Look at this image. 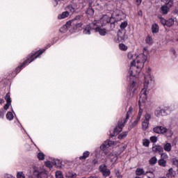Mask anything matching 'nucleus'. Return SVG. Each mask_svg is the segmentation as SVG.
I'll return each mask as SVG.
<instances>
[{"label": "nucleus", "mask_w": 178, "mask_h": 178, "mask_svg": "<svg viewBox=\"0 0 178 178\" xmlns=\"http://www.w3.org/2000/svg\"><path fill=\"white\" fill-rule=\"evenodd\" d=\"M147 60V56L144 54H141L137 58V63L134 61L131 63V67L129 68V74L130 80H133V79H136L137 76L141 72V69L144 67V63Z\"/></svg>", "instance_id": "f257e3e1"}, {"label": "nucleus", "mask_w": 178, "mask_h": 178, "mask_svg": "<svg viewBox=\"0 0 178 178\" xmlns=\"http://www.w3.org/2000/svg\"><path fill=\"white\" fill-rule=\"evenodd\" d=\"M154 83L155 82L152 80V78L149 74H148L147 76H145L144 88L140 91L138 101L139 106H141V104H145V102L147 101V90H148V87L152 88Z\"/></svg>", "instance_id": "f03ea898"}, {"label": "nucleus", "mask_w": 178, "mask_h": 178, "mask_svg": "<svg viewBox=\"0 0 178 178\" xmlns=\"http://www.w3.org/2000/svg\"><path fill=\"white\" fill-rule=\"evenodd\" d=\"M44 52H45V49L41 50L40 51H33L30 55H29V58L26 60L22 65H21L19 67H17L15 69V72L16 73H19L20 70H22V69H24V67H26V65H29V63H31V62H33V60H35V59H37V58H38V56H40V55H42V54H44Z\"/></svg>", "instance_id": "7ed1b4c3"}, {"label": "nucleus", "mask_w": 178, "mask_h": 178, "mask_svg": "<svg viewBox=\"0 0 178 178\" xmlns=\"http://www.w3.org/2000/svg\"><path fill=\"white\" fill-rule=\"evenodd\" d=\"M153 131L157 134H164L167 138H171L173 136V131L171 129H167L163 126H157L154 128Z\"/></svg>", "instance_id": "20e7f679"}, {"label": "nucleus", "mask_w": 178, "mask_h": 178, "mask_svg": "<svg viewBox=\"0 0 178 178\" xmlns=\"http://www.w3.org/2000/svg\"><path fill=\"white\" fill-rule=\"evenodd\" d=\"M83 26V24L79 22L77 18H75L71 21L67 22L65 26H63L64 29H69V27H73L74 30H77V29H80Z\"/></svg>", "instance_id": "39448f33"}, {"label": "nucleus", "mask_w": 178, "mask_h": 178, "mask_svg": "<svg viewBox=\"0 0 178 178\" xmlns=\"http://www.w3.org/2000/svg\"><path fill=\"white\" fill-rule=\"evenodd\" d=\"M111 17L116 20V22H120V20H123V19L126 18V14L123 13V11L120 10H115L112 13Z\"/></svg>", "instance_id": "423d86ee"}, {"label": "nucleus", "mask_w": 178, "mask_h": 178, "mask_svg": "<svg viewBox=\"0 0 178 178\" xmlns=\"http://www.w3.org/2000/svg\"><path fill=\"white\" fill-rule=\"evenodd\" d=\"M159 19H160V22L163 26H166L167 27H172L175 24V19L170 18L168 20L165 19V18L162 17V16L159 15Z\"/></svg>", "instance_id": "0eeeda50"}, {"label": "nucleus", "mask_w": 178, "mask_h": 178, "mask_svg": "<svg viewBox=\"0 0 178 178\" xmlns=\"http://www.w3.org/2000/svg\"><path fill=\"white\" fill-rule=\"evenodd\" d=\"M128 37L126 35V31L124 30H119L118 32V38L115 40V42H122L123 41H126Z\"/></svg>", "instance_id": "6e6552de"}, {"label": "nucleus", "mask_w": 178, "mask_h": 178, "mask_svg": "<svg viewBox=\"0 0 178 178\" xmlns=\"http://www.w3.org/2000/svg\"><path fill=\"white\" fill-rule=\"evenodd\" d=\"M111 20H112V18L108 15H103V17L99 19V22L95 21L94 22L95 24H98V23L100 24V26H105L108 24Z\"/></svg>", "instance_id": "1a4fd4ad"}, {"label": "nucleus", "mask_w": 178, "mask_h": 178, "mask_svg": "<svg viewBox=\"0 0 178 178\" xmlns=\"http://www.w3.org/2000/svg\"><path fill=\"white\" fill-rule=\"evenodd\" d=\"M124 120L119 121L118 126L114 129V132L111 134V137H115V136H118V134L120 133L123 130V127L124 126Z\"/></svg>", "instance_id": "9d476101"}, {"label": "nucleus", "mask_w": 178, "mask_h": 178, "mask_svg": "<svg viewBox=\"0 0 178 178\" xmlns=\"http://www.w3.org/2000/svg\"><path fill=\"white\" fill-rule=\"evenodd\" d=\"M173 6V1H168L165 3L164 6H162L161 8V10L163 15H168V12H169V8Z\"/></svg>", "instance_id": "9b49d317"}, {"label": "nucleus", "mask_w": 178, "mask_h": 178, "mask_svg": "<svg viewBox=\"0 0 178 178\" xmlns=\"http://www.w3.org/2000/svg\"><path fill=\"white\" fill-rule=\"evenodd\" d=\"M92 30H95V22L88 24L85 26V28L83 29V34L90 35V34H91Z\"/></svg>", "instance_id": "f8f14e48"}, {"label": "nucleus", "mask_w": 178, "mask_h": 178, "mask_svg": "<svg viewBox=\"0 0 178 178\" xmlns=\"http://www.w3.org/2000/svg\"><path fill=\"white\" fill-rule=\"evenodd\" d=\"M95 30L96 33L100 34V35H106V29L101 28L99 23L95 24Z\"/></svg>", "instance_id": "ddd939ff"}, {"label": "nucleus", "mask_w": 178, "mask_h": 178, "mask_svg": "<svg viewBox=\"0 0 178 178\" xmlns=\"http://www.w3.org/2000/svg\"><path fill=\"white\" fill-rule=\"evenodd\" d=\"M134 87H136V81L134 80L131 81V83H129V86H128V90L129 91V95L131 97H133V95H134V94H136V88H134Z\"/></svg>", "instance_id": "4468645a"}, {"label": "nucleus", "mask_w": 178, "mask_h": 178, "mask_svg": "<svg viewBox=\"0 0 178 178\" xmlns=\"http://www.w3.org/2000/svg\"><path fill=\"white\" fill-rule=\"evenodd\" d=\"M99 170L102 172L103 176H109L111 175V171H109V169L105 165H102L99 166Z\"/></svg>", "instance_id": "2eb2a0df"}, {"label": "nucleus", "mask_w": 178, "mask_h": 178, "mask_svg": "<svg viewBox=\"0 0 178 178\" xmlns=\"http://www.w3.org/2000/svg\"><path fill=\"white\" fill-rule=\"evenodd\" d=\"M113 145V141L112 140H106L101 146L100 149H102V151H105L106 148H109V147H112Z\"/></svg>", "instance_id": "dca6fc26"}, {"label": "nucleus", "mask_w": 178, "mask_h": 178, "mask_svg": "<svg viewBox=\"0 0 178 178\" xmlns=\"http://www.w3.org/2000/svg\"><path fill=\"white\" fill-rule=\"evenodd\" d=\"M152 151L153 152H158L159 154H161L162 152H163V147H162V146L161 145H154L152 147Z\"/></svg>", "instance_id": "f3484780"}, {"label": "nucleus", "mask_w": 178, "mask_h": 178, "mask_svg": "<svg viewBox=\"0 0 178 178\" xmlns=\"http://www.w3.org/2000/svg\"><path fill=\"white\" fill-rule=\"evenodd\" d=\"M93 2L94 1H92L89 2V8L86 10V13L88 15H90V16H92V15H94V12H95L94 8H91V6H92Z\"/></svg>", "instance_id": "a211bd4d"}, {"label": "nucleus", "mask_w": 178, "mask_h": 178, "mask_svg": "<svg viewBox=\"0 0 178 178\" xmlns=\"http://www.w3.org/2000/svg\"><path fill=\"white\" fill-rule=\"evenodd\" d=\"M139 56H136V54H133V53L129 52L128 53V59H129V60H132V62H134L136 63H137V58H138Z\"/></svg>", "instance_id": "6ab92c4d"}, {"label": "nucleus", "mask_w": 178, "mask_h": 178, "mask_svg": "<svg viewBox=\"0 0 178 178\" xmlns=\"http://www.w3.org/2000/svg\"><path fill=\"white\" fill-rule=\"evenodd\" d=\"M165 151L166 152H170L172 151V144L169 143H166L163 145V150Z\"/></svg>", "instance_id": "aec40b11"}, {"label": "nucleus", "mask_w": 178, "mask_h": 178, "mask_svg": "<svg viewBox=\"0 0 178 178\" xmlns=\"http://www.w3.org/2000/svg\"><path fill=\"white\" fill-rule=\"evenodd\" d=\"M66 17H69V11H65L58 16V19L60 20H62V19H66Z\"/></svg>", "instance_id": "412c9836"}, {"label": "nucleus", "mask_w": 178, "mask_h": 178, "mask_svg": "<svg viewBox=\"0 0 178 178\" xmlns=\"http://www.w3.org/2000/svg\"><path fill=\"white\" fill-rule=\"evenodd\" d=\"M160 111L162 116H166V115H169V113H170V109L169 107H165L164 109H161Z\"/></svg>", "instance_id": "4be33fe9"}, {"label": "nucleus", "mask_w": 178, "mask_h": 178, "mask_svg": "<svg viewBox=\"0 0 178 178\" xmlns=\"http://www.w3.org/2000/svg\"><path fill=\"white\" fill-rule=\"evenodd\" d=\"M88 156H90V152L86 151L83 153V155L79 157V159L81 161H86Z\"/></svg>", "instance_id": "5701e85b"}, {"label": "nucleus", "mask_w": 178, "mask_h": 178, "mask_svg": "<svg viewBox=\"0 0 178 178\" xmlns=\"http://www.w3.org/2000/svg\"><path fill=\"white\" fill-rule=\"evenodd\" d=\"M40 173H41V172L38 171V168L35 167L33 172V178H40Z\"/></svg>", "instance_id": "b1692460"}, {"label": "nucleus", "mask_w": 178, "mask_h": 178, "mask_svg": "<svg viewBox=\"0 0 178 178\" xmlns=\"http://www.w3.org/2000/svg\"><path fill=\"white\" fill-rule=\"evenodd\" d=\"M132 112H133V107L130 106L129 108V111L127 113L126 119L124 120V123L127 122V120H128L129 118H130V115H131Z\"/></svg>", "instance_id": "393cba45"}, {"label": "nucleus", "mask_w": 178, "mask_h": 178, "mask_svg": "<svg viewBox=\"0 0 178 178\" xmlns=\"http://www.w3.org/2000/svg\"><path fill=\"white\" fill-rule=\"evenodd\" d=\"M145 172L144 171V169L138 168L136 170V176H141L143 175H145Z\"/></svg>", "instance_id": "a878e982"}, {"label": "nucleus", "mask_w": 178, "mask_h": 178, "mask_svg": "<svg viewBox=\"0 0 178 178\" xmlns=\"http://www.w3.org/2000/svg\"><path fill=\"white\" fill-rule=\"evenodd\" d=\"M127 134H129L128 131H124V132L121 133L118 136V139L119 140H124V138H126V137H127Z\"/></svg>", "instance_id": "bb28decb"}, {"label": "nucleus", "mask_w": 178, "mask_h": 178, "mask_svg": "<svg viewBox=\"0 0 178 178\" xmlns=\"http://www.w3.org/2000/svg\"><path fill=\"white\" fill-rule=\"evenodd\" d=\"M152 31L154 34L158 33V31H159V26L156 24H153L152 26Z\"/></svg>", "instance_id": "cd10ccee"}, {"label": "nucleus", "mask_w": 178, "mask_h": 178, "mask_svg": "<svg viewBox=\"0 0 178 178\" xmlns=\"http://www.w3.org/2000/svg\"><path fill=\"white\" fill-rule=\"evenodd\" d=\"M146 44H148L149 45H151L154 41L152 40V37L151 35H147L145 39Z\"/></svg>", "instance_id": "c85d7f7f"}, {"label": "nucleus", "mask_w": 178, "mask_h": 178, "mask_svg": "<svg viewBox=\"0 0 178 178\" xmlns=\"http://www.w3.org/2000/svg\"><path fill=\"white\" fill-rule=\"evenodd\" d=\"M158 163L159 166H162L163 168H165L166 166V160L160 159L158 161Z\"/></svg>", "instance_id": "c756f323"}, {"label": "nucleus", "mask_w": 178, "mask_h": 178, "mask_svg": "<svg viewBox=\"0 0 178 178\" xmlns=\"http://www.w3.org/2000/svg\"><path fill=\"white\" fill-rule=\"evenodd\" d=\"M66 10L70 13H74L75 12L74 8H73V6L70 5L66 7Z\"/></svg>", "instance_id": "7c9ffc66"}, {"label": "nucleus", "mask_w": 178, "mask_h": 178, "mask_svg": "<svg viewBox=\"0 0 178 178\" xmlns=\"http://www.w3.org/2000/svg\"><path fill=\"white\" fill-rule=\"evenodd\" d=\"M149 124V122H148L147 121H143L142 122V129H143V130H147V129H148Z\"/></svg>", "instance_id": "2f4dec72"}, {"label": "nucleus", "mask_w": 178, "mask_h": 178, "mask_svg": "<svg viewBox=\"0 0 178 178\" xmlns=\"http://www.w3.org/2000/svg\"><path fill=\"white\" fill-rule=\"evenodd\" d=\"M6 118L8 120H13V113L12 112H8Z\"/></svg>", "instance_id": "473e14b6"}, {"label": "nucleus", "mask_w": 178, "mask_h": 178, "mask_svg": "<svg viewBox=\"0 0 178 178\" xmlns=\"http://www.w3.org/2000/svg\"><path fill=\"white\" fill-rule=\"evenodd\" d=\"M54 165H56L57 168H62V161L59 159H56L54 160Z\"/></svg>", "instance_id": "72a5a7b5"}, {"label": "nucleus", "mask_w": 178, "mask_h": 178, "mask_svg": "<svg viewBox=\"0 0 178 178\" xmlns=\"http://www.w3.org/2000/svg\"><path fill=\"white\" fill-rule=\"evenodd\" d=\"M156 162H158V159H156V156H153L149 160V163L151 165H155V163H156Z\"/></svg>", "instance_id": "f704fd0d"}, {"label": "nucleus", "mask_w": 178, "mask_h": 178, "mask_svg": "<svg viewBox=\"0 0 178 178\" xmlns=\"http://www.w3.org/2000/svg\"><path fill=\"white\" fill-rule=\"evenodd\" d=\"M119 48L120 51H127V46L123 43L119 44Z\"/></svg>", "instance_id": "c9c22d12"}, {"label": "nucleus", "mask_w": 178, "mask_h": 178, "mask_svg": "<svg viewBox=\"0 0 178 178\" xmlns=\"http://www.w3.org/2000/svg\"><path fill=\"white\" fill-rule=\"evenodd\" d=\"M48 177V173L45 171L40 172V175H39V178H47Z\"/></svg>", "instance_id": "e433bc0d"}, {"label": "nucleus", "mask_w": 178, "mask_h": 178, "mask_svg": "<svg viewBox=\"0 0 178 178\" xmlns=\"http://www.w3.org/2000/svg\"><path fill=\"white\" fill-rule=\"evenodd\" d=\"M5 99L7 102V104H12V100H10V95L9 93H7Z\"/></svg>", "instance_id": "4c0bfd02"}, {"label": "nucleus", "mask_w": 178, "mask_h": 178, "mask_svg": "<svg viewBox=\"0 0 178 178\" xmlns=\"http://www.w3.org/2000/svg\"><path fill=\"white\" fill-rule=\"evenodd\" d=\"M161 159H163L164 161H166V159H168V158H169V156H168V154L166 153H161Z\"/></svg>", "instance_id": "58836bf2"}, {"label": "nucleus", "mask_w": 178, "mask_h": 178, "mask_svg": "<svg viewBox=\"0 0 178 178\" xmlns=\"http://www.w3.org/2000/svg\"><path fill=\"white\" fill-rule=\"evenodd\" d=\"M120 27L122 30H124L127 27V22L124 21V22H122Z\"/></svg>", "instance_id": "ea45409f"}, {"label": "nucleus", "mask_w": 178, "mask_h": 178, "mask_svg": "<svg viewBox=\"0 0 178 178\" xmlns=\"http://www.w3.org/2000/svg\"><path fill=\"white\" fill-rule=\"evenodd\" d=\"M143 145L144 147H149V140L148 139H144L143 140Z\"/></svg>", "instance_id": "a19ab883"}, {"label": "nucleus", "mask_w": 178, "mask_h": 178, "mask_svg": "<svg viewBox=\"0 0 178 178\" xmlns=\"http://www.w3.org/2000/svg\"><path fill=\"white\" fill-rule=\"evenodd\" d=\"M38 158L40 161H44V159H45V156L42 153H38Z\"/></svg>", "instance_id": "79ce46f5"}, {"label": "nucleus", "mask_w": 178, "mask_h": 178, "mask_svg": "<svg viewBox=\"0 0 178 178\" xmlns=\"http://www.w3.org/2000/svg\"><path fill=\"white\" fill-rule=\"evenodd\" d=\"M143 110L141 108H140L139 112H138V116H137L138 120H140L141 116H143Z\"/></svg>", "instance_id": "37998d69"}, {"label": "nucleus", "mask_w": 178, "mask_h": 178, "mask_svg": "<svg viewBox=\"0 0 178 178\" xmlns=\"http://www.w3.org/2000/svg\"><path fill=\"white\" fill-rule=\"evenodd\" d=\"M56 178H63V175H62V172L56 171Z\"/></svg>", "instance_id": "c03bdc74"}, {"label": "nucleus", "mask_w": 178, "mask_h": 178, "mask_svg": "<svg viewBox=\"0 0 178 178\" xmlns=\"http://www.w3.org/2000/svg\"><path fill=\"white\" fill-rule=\"evenodd\" d=\"M149 119H151V115H150V114L147 113V114L145 115V120H144V121H145V122H147L149 123Z\"/></svg>", "instance_id": "a18cd8bd"}, {"label": "nucleus", "mask_w": 178, "mask_h": 178, "mask_svg": "<svg viewBox=\"0 0 178 178\" xmlns=\"http://www.w3.org/2000/svg\"><path fill=\"white\" fill-rule=\"evenodd\" d=\"M168 175H170V176H172L173 177H175V175H176V173L175 172V171H173V168H170L168 170Z\"/></svg>", "instance_id": "49530a36"}, {"label": "nucleus", "mask_w": 178, "mask_h": 178, "mask_svg": "<svg viewBox=\"0 0 178 178\" xmlns=\"http://www.w3.org/2000/svg\"><path fill=\"white\" fill-rule=\"evenodd\" d=\"M24 173L23 172H19L17 173V178H24Z\"/></svg>", "instance_id": "de8ad7c7"}, {"label": "nucleus", "mask_w": 178, "mask_h": 178, "mask_svg": "<svg viewBox=\"0 0 178 178\" xmlns=\"http://www.w3.org/2000/svg\"><path fill=\"white\" fill-rule=\"evenodd\" d=\"M150 141L154 143H156V141H158V137L155 136L150 137Z\"/></svg>", "instance_id": "09e8293b"}, {"label": "nucleus", "mask_w": 178, "mask_h": 178, "mask_svg": "<svg viewBox=\"0 0 178 178\" xmlns=\"http://www.w3.org/2000/svg\"><path fill=\"white\" fill-rule=\"evenodd\" d=\"M154 115L156 116H157V118H159V116H162V113L161 111V110H156L155 112H154Z\"/></svg>", "instance_id": "8fccbe9b"}, {"label": "nucleus", "mask_w": 178, "mask_h": 178, "mask_svg": "<svg viewBox=\"0 0 178 178\" xmlns=\"http://www.w3.org/2000/svg\"><path fill=\"white\" fill-rule=\"evenodd\" d=\"M45 165H46L47 168H49V169H52V168H53L52 163H51V161H47L45 163Z\"/></svg>", "instance_id": "3c124183"}, {"label": "nucleus", "mask_w": 178, "mask_h": 178, "mask_svg": "<svg viewBox=\"0 0 178 178\" xmlns=\"http://www.w3.org/2000/svg\"><path fill=\"white\" fill-rule=\"evenodd\" d=\"M9 106H10V104H5V106H4V109H5V111H8V109H9Z\"/></svg>", "instance_id": "603ef678"}, {"label": "nucleus", "mask_w": 178, "mask_h": 178, "mask_svg": "<svg viewBox=\"0 0 178 178\" xmlns=\"http://www.w3.org/2000/svg\"><path fill=\"white\" fill-rule=\"evenodd\" d=\"M5 178H15V177H13V176L11 175L6 174V175H5Z\"/></svg>", "instance_id": "864d4df0"}, {"label": "nucleus", "mask_w": 178, "mask_h": 178, "mask_svg": "<svg viewBox=\"0 0 178 178\" xmlns=\"http://www.w3.org/2000/svg\"><path fill=\"white\" fill-rule=\"evenodd\" d=\"M4 115L5 113H3V111H0V119H3Z\"/></svg>", "instance_id": "5fc2aeb1"}, {"label": "nucleus", "mask_w": 178, "mask_h": 178, "mask_svg": "<svg viewBox=\"0 0 178 178\" xmlns=\"http://www.w3.org/2000/svg\"><path fill=\"white\" fill-rule=\"evenodd\" d=\"M162 2H165V3H168V2H172V0H161Z\"/></svg>", "instance_id": "6e6d98bb"}, {"label": "nucleus", "mask_w": 178, "mask_h": 178, "mask_svg": "<svg viewBox=\"0 0 178 178\" xmlns=\"http://www.w3.org/2000/svg\"><path fill=\"white\" fill-rule=\"evenodd\" d=\"M115 161H118V157L116 156H114L113 159H111V162H115Z\"/></svg>", "instance_id": "4d7b16f0"}, {"label": "nucleus", "mask_w": 178, "mask_h": 178, "mask_svg": "<svg viewBox=\"0 0 178 178\" xmlns=\"http://www.w3.org/2000/svg\"><path fill=\"white\" fill-rule=\"evenodd\" d=\"M138 122H140V120H138V118L137 117L136 120L134 121V124H137V123H138Z\"/></svg>", "instance_id": "13d9d810"}, {"label": "nucleus", "mask_w": 178, "mask_h": 178, "mask_svg": "<svg viewBox=\"0 0 178 178\" xmlns=\"http://www.w3.org/2000/svg\"><path fill=\"white\" fill-rule=\"evenodd\" d=\"M92 163H93L94 165H97V163H98V161H97V160H93Z\"/></svg>", "instance_id": "bf43d9fd"}, {"label": "nucleus", "mask_w": 178, "mask_h": 178, "mask_svg": "<svg viewBox=\"0 0 178 178\" xmlns=\"http://www.w3.org/2000/svg\"><path fill=\"white\" fill-rule=\"evenodd\" d=\"M136 1L137 3L140 4V3H141L143 0H136Z\"/></svg>", "instance_id": "052dcab7"}, {"label": "nucleus", "mask_w": 178, "mask_h": 178, "mask_svg": "<svg viewBox=\"0 0 178 178\" xmlns=\"http://www.w3.org/2000/svg\"><path fill=\"white\" fill-rule=\"evenodd\" d=\"M3 102H4L3 99H0V104H3Z\"/></svg>", "instance_id": "680f3d73"}, {"label": "nucleus", "mask_w": 178, "mask_h": 178, "mask_svg": "<svg viewBox=\"0 0 178 178\" xmlns=\"http://www.w3.org/2000/svg\"><path fill=\"white\" fill-rule=\"evenodd\" d=\"M47 47H48V48H49V47H51V45H48Z\"/></svg>", "instance_id": "e2e57ef3"}, {"label": "nucleus", "mask_w": 178, "mask_h": 178, "mask_svg": "<svg viewBox=\"0 0 178 178\" xmlns=\"http://www.w3.org/2000/svg\"><path fill=\"white\" fill-rule=\"evenodd\" d=\"M118 177H120V178L122 177H119V175H118Z\"/></svg>", "instance_id": "0e129e2a"}, {"label": "nucleus", "mask_w": 178, "mask_h": 178, "mask_svg": "<svg viewBox=\"0 0 178 178\" xmlns=\"http://www.w3.org/2000/svg\"><path fill=\"white\" fill-rule=\"evenodd\" d=\"M177 41H178V39H177Z\"/></svg>", "instance_id": "69168bd1"}, {"label": "nucleus", "mask_w": 178, "mask_h": 178, "mask_svg": "<svg viewBox=\"0 0 178 178\" xmlns=\"http://www.w3.org/2000/svg\"><path fill=\"white\" fill-rule=\"evenodd\" d=\"M149 178H150V177H149Z\"/></svg>", "instance_id": "338daca9"}]
</instances>
